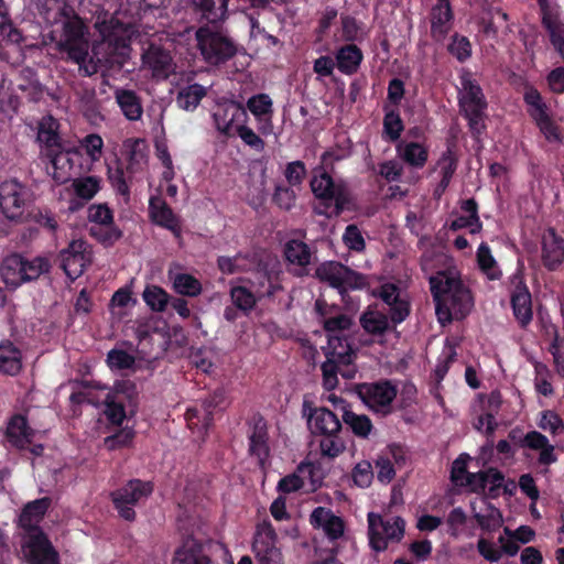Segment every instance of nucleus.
<instances>
[{
	"instance_id": "1",
	"label": "nucleus",
	"mask_w": 564,
	"mask_h": 564,
	"mask_svg": "<svg viewBox=\"0 0 564 564\" xmlns=\"http://www.w3.org/2000/svg\"><path fill=\"white\" fill-rule=\"evenodd\" d=\"M99 14L95 28L101 41L94 45V56L88 57V40L86 28L76 15L62 14L50 32V41L56 48L79 65V69L87 76L97 73L99 64H122L128 57L129 43L135 34L134 25L121 17Z\"/></svg>"
},
{
	"instance_id": "2",
	"label": "nucleus",
	"mask_w": 564,
	"mask_h": 564,
	"mask_svg": "<svg viewBox=\"0 0 564 564\" xmlns=\"http://www.w3.org/2000/svg\"><path fill=\"white\" fill-rule=\"evenodd\" d=\"M430 284L436 303V315L442 324L453 318H464L470 313L474 299L455 267H448L431 276Z\"/></svg>"
},
{
	"instance_id": "3",
	"label": "nucleus",
	"mask_w": 564,
	"mask_h": 564,
	"mask_svg": "<svg viewBox=\"0 0 564 564\" xmlns=\"http://www.w3.org/2000/svg\"><path fill=\"white\" fill-rule=\"evenodd\" d=\"M50 503L48 498L29 502L19 518V524L24 530L22 553L30 564H58L57 552L39 528Z\"/></svg>"
},
{
	"instance_id": "4",
	"label": "nucleus",
	"mask_w": 564,
	"mask_h": 564,
	"mask_svg": "<svg viewBox=\"0 0 564 564\" xmlns=\"http://www.w3.org/2000/svg\"><path fill=\"white\" fill-rule=\"evenodd\" d=\"M326 361L322 365L323 380L326 389L332 390L337 386V373L345 378L354 377V369L344 370L341 367L351 365L356 357L348 337H334L328 339L327 346L324 348Z\"/></svg>"
},
{
	"instance_id": "5",
	"label": "nucleus",
	"mask_w": 564,
	"mask_h": 564,
	"mask_svg": "<svg viewBox=\"0 0 564 564\" xmlns=\"http://www.w3.org/2000/svg\"><path fill=\"white\" fill-rule=\"evenodd\" d=\"M51 262L46 257L39 256L31 259L18 254L7 257L1 267L0 275L4 284L10 289H17L21 284L39 279L47 273Z\"/></svg>"
},
{
	"instance_id": "6",
	"label": "nucleus",
	"mask_w": 564,
	"mask_h": 564,
	"mask_svg": "<svg viewBox=\"0 0 564 564\" xmlns=\"http://www.w3.org/2000/svg\"><path fill=\"white\" fill-rule=\"evenodd\" d=\"M33 200L31 189L17 180L0 185V210L10 220H21Z\"/></svg>"
},
{
	"instance_id": "7",
	"label": "nucleus",
	"mask_w": 564,
	"mask_h": 564,
	"mask_svg": "<svg viewBox=\"0 0 564 564\" xmlns=\"http://www.w3.org/2000/svg\"><path fill=\"white\" fill-rule=\"evenodd\" d=\"M460 85V107L469 121L470 129L479 134L485 128L482 115L486 109L481 89L469 74L462 75Z\"/></svg>"
},
{
	"instance_id": "8",
	"label": "nucleus",
	"mask_w": 564,
	"mask_h": 564,
	"mask_svg": "<svg viewBox=\"0 0 564 564\" xmlns=\"http://www.w3.org/2000/svg\"><path fill=\"white\" fill-rule=\"evenodd\" d=\"M405 523L400 517L383 520L375 512L368 513V533L370 546L383 551L390 542H398L404 534Z\"/></svg>"
},
{
	"instance_id": "9",
	"label": "nucleus",
	"mask_w": 564,
	"mask_h": 564,
	"mask_svg": "<svg viewBox=\"0 0 564 564\" xmlns=\"http://www.w3.org/2000/svg\"><path fill=\"white\" fill-rule=\"evenodd\" d=\"M196 40L204 61L210 65H219L236 53V47L228 37L209 28H200L196 32Z\"/></svg>"
},
{
	"instance_id": "10",
	"label": "nucleus",
	"mask_w": 564,
	"mask_h": 564,
	"mask_svg": "<svg viewBox=\"0 0 564 564\" xmlns=\"http://www.w3.org/2000/svg\"><path fill=\"white\" fill-rule=\"evenodd\" d=\"M359 395L370 410L386 415L393 410V401L397 399L398 388L390 381L368 383L360 387Z\"/></svg>"
},
{
	"instance_id": "11",
	"label": "nucleus",
	"mask_w": 564,
	"mask_h": 564,
	"mask_svg": "<svg viewBox=\"0 0 564 564\" xmlns=\"http://www.w3.org/2000/svg\"><path fill=\"white\" fill-rule=\"evenodd\" d=\"M91 248L82 239L70 241L69 245L59 252L61 267L70 280L79 278L91 263Z\"/></svg>"
},
{
	"instance_id": "12",
	"label": "nucleus",
	"mask_w": 564,
	"mask_h": 564,
	"mask_svg": "<svg viewBox=\"0 0 564 564\" xmlns=\"http://www.w3.org/2000/svg\"><path fill=\"white\" fill-rule=\"evenodd\" d=\"M152 492L150 482L131 480L112 494V501L119 514L126 520L134 518L133 507Z\"/></svg>"
},
{
	"instance_id": "13",
	"label": "nucleus",
	"mask_w": 564,
	"mask_h": 564,
	"mask_svg": "<svg viewBox=\"0 0 564 564\" xmlns=\"http://www.w3.org/2000/svg\"><path fill=\"white\" fill-rule=\"evenodd\" d=\"M314 195L325 202L335 203L336 214L341 213L349 203V193L343 184H335L332 177L322 170H316L311 181Z\"/></svg>"
},
{
	"instance_id": "14",
	"label": "nucleus",
	"mask_w": 564,
	"mask_h": 564,
	"mask_svg": "<svg viewBox=\"0 0 564 564\" xmlns=\"http://www.w3.org/2000/svg\"><path fill=\"white\" fill-rule=\"evenodd\" d=\"M252 551L258 564H282L283 556L276 546V533L270 523L257 528Z\"/></svg>"
},
{
	"instance_id": "15",
	"label": "nucleus",
	"mask_w": 564,
	"mask_h": 564,
	"mask_svg": "<svg viewBox=\"0 0 564 564\" xmlns=\"http://www.w3.org/2000/svg\"><path fill=\"white\" fill-rule=\"evenodd\" d=\"M213 117L218 132L229 138L236 137L237 129L248 121L246 109L236 101L219 104Z\"/></svg>"
},
{
	"instance_id": "16",
	"label": "nucleus",
	"mask_w": 564,
	"mask_h": 564,
	"mask_svg": "<svg viewBox=\"0 0 564 564\" xmlns=\"http://www.w3.org/2000/svg\"><path fill=\"white\" fill-rule=\"evenodd\" d=\"M317 276L332 286L346 291L365 285V278L338 262H327L318 267Z\"/></svg>"
},
{
	"instance_id": "17",
	"label": "nucleus",
	"mask_w": 564,
	"mask_h": 564,
	"mask_svg": "<svg viewBox=\"0 0 564 564\" xmlns=\"http://www.w3.org/2000/svg\"><path fill=\"white\" fill-rule=\"evenodd\" d=\"M99 389L105 391L104 403L106 405V415L108 420L120 425L126 419V411L122 404L124 398H131L134 393V386L130 381L117 382L113 389L98 386Z\"/></svg>"
},
{
	"instance_id": "18",
	"label": "nucleus",
	"mask_w": 564,
	"mask_h": 564,
	"mask_svg": "<svg viewBox=\"0 0 564 564\" xmlns=\"http://www.w3.org/2000/svg\"><path fill=\"white\" fill-rule=\"evenodd\" d=\"M280 272L279 261L270 259L263 268H259L252 273L248 282L259 300L270 297L280 290L278 282Z\"/></svg>"
},
{
	"instance_id": "19",
	"label": "nucleus",
	"mask_w": 564,
	"mask_h": 564,
	"mask_svg": "<svg viewBox=\"0 0 564 564\" xmlns=\"http://www.w3.org/2000/svg\"><path fill=\"white\" fill-rule=\"evenodd\" d=\"M405 463V453L400 446H389L376 459L377 479L381 484H390L397 470Z\"/></svg>"
},
{
	"instance_id": "20",
	"label": "nucleus",
	"mask_w": 564,
	"mask_h": 564,
	"mask_svg": "<svg viewBox=\"0 0 564 564\" xmlns=\"http://www.w3.org/2000/svg\"><path fill=\"white\" fill-rule=\"evenodd\" d=\"M212 544L187 539L176 551L173 564H217L210 558Z\"/></svg>"
},
{
	"instance_id": "21",
	"label": "nucleus",
	"mask_w": 564,
	"mask_h": 564,
	"mask_svg": "<svg viewBox=\"0 0 564 564\" xmlns=\"http://www.w3.org/2000/svg\"><path fill=\"white\" fill-rule=\"evenodd\" d=\"M143 67L155 78H166L173 70L174 64L170 53L156 45H151L142 55Z\"/></svg>"
},
{
	"instance_id": "22",
	"label": "nucleus",
	"mask_w": 564,
	"mask_h": 564,
	"mask_svg": "<svg viewBox=\"0 0 564 564\" xmlns=\"http://www.w3.org/2000/svg\"><path fill=\"white\" fill-rule=\"evenodd\" d=\"M542 260L551 270L557 268L564 260V241L552 228L546 229L542 235Z\"/></svg>"
},
{
	"instance_id": "23",
	"label": "nucleus",
	"mask_w": 564,
	"mask_h": 564,
	"mask_svg": "<svg viewBox=\"0 0 564 564\" xmlns=\"http://www.w3.org/2000/svg\"><path fill=\"white\" fill-rule=\"evenodd\" d=\"M316 310L322 316L324 329L327 333V340L334 337H348L352 325L351 317L346 314H332L324 312V304L316 302Z\"/></svg>"
},
{
	"instance_id": "24",
	"label": "nucleus",
	"mask_w": 564,
	"mask_h": 564,
	"mask_svg": "<svg viewBox=\"0 0 564 564\" xmlns=\"http://www.w3.org/2000/svg\"><path fill=\"white\" fill-rule=\"evenodd\" d=\"M431 33L436 41H443L452 26L453 11L449 0L436 2L431 10Z\"/></svg>"
},
{
	"instance_id": "25",
	"label": "nucleus",
	"mask_w": 564,
	"mask_h": 564,
	"mask_svg": "<svg viewBox=\"0 0 564 564\" xmlns=\"http://www.w3.org/2000/svg\"><path fill=\"white\" fill-rule=\"evenodd\" d=\"M311 523L322 530L330 540H336L344 533L343 520L329 509L318 507L311 514Z\"/></svg>"
},
{
	"instance_id": "26",
	"label": "nucleus",
	"mask_w": 564,
	"mask_h": 564,
	"mask_svg": "<svg viewBox=\"0 0 564 564\" xmlns=\"http://www.w3.org/2000/svg\"><path fill=\"white\" fill-rule=\"evenodd\" d=\"M45 155L51 162V166L47 167L48 173L57 183H64L73 169L72 151L62 145L58 150L45 152Z\"/></svg>"
},
{
	"instance_id": "27",
	"label": "nucleus",
	"mask_w": 564,
	"mask_h": 564,
	"mask_svg": "<svg viewBox=\"0 0 564 564\" xmlns=\"http://www.w3.org/2000/svg\"><path fill=\"white\" fill-rule=\"evenodd\" d=\"M478 524L487 530H495L502 524L501 512L490 505L485 497L476 498L470 503Z\"/></svg>"
},
{
	"instance_id": "28",
	"label": "nucleus",
	"mask_w": 564,
	"mask_h": 564,
	"mask_svg": "<svg viewBox=\"0 0 564 564\" xmlns=\"http://www.w3.org/2000/svg\"><path fill=\"white\" fill-rule=\"evenodd\" d=\"M248 109L259 122V131L267 135L272 132V100L265 94L251 97L247 102Z\"/></svg>"
},
{
	"instance_id": "29",
	"label": "nucleus",
	"mask_w": 564,
	"mask_h": 564,
	"mask_svg": "<svg viewBox=\"0 0 564 564\" xmlns=\"http://www.w3.org/2000/svg\"><path fill=\"white\" fill-rule=\"evenodd\" d=\"M6 436L12 446L24 449L31 445L34 432L23 415H14L8 423Z\"/></svg>"
},
{
	"instance_id": "30",
	"label": "nucleus",
	"mask_w": 564,
	"mask_h": 564,
	"mask_svg": "<svg viewBox=\"0 0 564 564\" xmlns=\"http://www.w3.org/2000/svg\"><path fill=\"white\" fill-rule=\"evenodd\" d=\"M312 433L335 434L340 430V422L337 416L325 408L314 409L307 420Z\"/></svg>"
},
{
	"instance_id": "31",
	"label": "nucleus",
	"mask_w": 564,
	"mask_h": 564,
	"mask_svg": "<svg viewBox=\"0 0 564 564\" xmlns=\"http://www.w3.org/2000/svg\"><path fill=\"white\" fill-rule=\"evenodd\" d=\"M23 37L19 30L14 29L8 18L3 1L0 0V50H8L6 54L9 55L11 52L20 48V43Z\"/></svg>"
},
{
	"instance_id": "32",
	"label": "nucleus",
	"mask_w": 564,
	"mask_h": 564,
	"mask_svg": "<svg viewBox=\"0 0 564 564\" xmlns=\"http://www.w3.org/2000/svg\"><path fill=\"white\" fill-rule=\"evenodd\" d=\"M397 153L406 164L421 169L427 162L429 148L423 142L404 141L397 147Z\"/></svg>"
},
{
	"instance_id": "33",
	"label": "nucleus",
	"mask_w": 564,
	"mask_h": 564,
	"mask_svg": "<svg viewBox=\"0 0 564 564\" xmlns=\"http://www.w3.org/2000/svg\"><path fill=\"white\" fill-rule=\"evenodd\" d=\"M379 296L391 306V319L394 323H401L409 314V303L400 297V293L394 284H383L379 291Z\"/></svg>"
},
{
	"instance_id": "34",
	"label": "nucleus",
	"mask_w": 564,
	"mask_h": 564,
	"mask_svg": "<svg viewBox=\"0 0 564 564\" xmlns=\"http://www.w3.org/2000/svg\"><path fill=\"white\" fill-rule=\"evenodd\" d=\"M523 446L539 453V462L543 465H550L556 462V455L554 453V446L550 444L546 436L540 432H529L523 441Z\"/></svg>"
},
{
	"instance_id": "35",
	"label": "nucleus",
	"mask_w": 564,
	"mask_h": 564,
	"mask_svg": "<svg viewBox=\"0 0 564 564\" xmlns=\"http://www.w3.org/2000/svg\"><path fill=\"white\" fill-rule=\"evenodd\" d=\"M284 253L289 264L296 274H303L312 260L308 247L299 240L289 241Z\"/></svg>"
},
{
	"instance_id": "36",
	"label": "nucleus",
	"mask_w": 564,
	"mask_h": 564,
	"mask_svg": "<svg viewBox=\"0 0 564 564\" xmlns=\"http://www.w3.org/2000/svg\"><path fill=\"white\" fill-rule=\"evenodd\" d=\"M511 304L519 324L528 325L532 319V301L531 294L524 285L516 288L511 296Z\"/></svg>"
},
{
	"instance_id": "37",
	"label": "nucleus",
	"mask_w": 564,
	"mask_h": 564,
	"mask_svg": "<svg viewBox=\"0 0 564 564\" xmlns=\"http://www.w3.org/2000/svg\"><path fill=\"white\" fill-rule=\"evenodd\" d=\"M150 216L151 219L174 234H178V221L171 208L167 207L165 202L160 197H152L150 199Z\"/></svg>"
},
{
	"instance_id": "38",
	"label": "nucleus",
	"mask_w": 564,
	"mask_h": 564,
	"mask_svg": "<svg viewBox=\"0 0 564 564\" xmlns=\"http://www.w3.org/2000/svg\"><path fill=\"white\" fill-rule=\"evenodd\" d=\"M57 131L58 122L53 117L47 116L40 121L37 140L45 152L58 150L63 145Z\"/></svg>"
},
{
	"instance_id": "39",
	"label": "nucleus",
	"mask_w": 564,
	"mask_h": 564,
	"mask_svg": "<svg viewBox=\"0 0 564 564\" xmlns=\"http://www.w3.org/2000/svg\"><path fill=\"white\" fill-rule=\"evenodd\" d=\"M102 180L95 175H85L72 181L69 189L82 202L93 199L101 189Z\"/></svg>"
},
{
	"instance_id": "40",
	"label": "nucleus",
	"mask_w": 564,
	"mask_h": 564,
	"mask_svg": "<svg viewBox=\"0 0 564 564\" xmlns=\"http://www.w3.org/2000/svg\"><path fill=\"white\" fill-rule=\"evenodd\" d=\"M116 101L128 120L141 119L143 108L140 98L132 90L118 89L115 93Z\"/></svg>"
},
{
	"instance_id": "41",
	"label": "nucleus",
	"mask_w": 564,
	"mask_h": 564,
	"mask_svg": "<svg viewBox=\"0 0 564 564\" xmlns=\"http://www.w3.org/2000/svg\"><path fill=\"white\" fill-rule=\"evenodd\" d=\"M543 9V24L550 33V39L556 51L564 58V24L553 15L545 11L546 0H539Z\"/></svg>"
},
{
	"instance_id": "42",
	"label": "nucleus",
	"mask_w": 564,
	"mask_h": 564,
	"mask_svg": "<svg viewBox=\"0 0 564 564\" xmlns=\"http://www.w3.org/2000/svg\"><path fill=\"white\" fill-rule=\"evenodd\" d=\"M22 367L21 352L11 343L0 345V372L14 376L19 373Z\"/></svg>"
},
{
	"instance_id": "43",
	"label": "nucleus",
	"mask_w": 564,
	"mask_h": 564,
	"mask_svg": "<svg viewBox=\"0 0 564 564\" xmlns=\"http://www.w3.org/2000/svg\"><path fill=\"white\" fill-rule=\"evenodd\" d=\"M462 209L466 215L458 216L451 224V228L454 230L468 228L471 234L480 231L481 225L477 217L476 203L473 199L464 202Z\"/></svg>"
},
{
	"instance_id": "44",
	"label": "nucleus",
	"mask_w": 564,
	"mask_h": 564,
	"mask_svg": "<svg viewBox=\"0 0 564 564\" xmlns=\"http://www.w3.org/2000/svg\"><path fill=\"white\" fill-rule=\"evenodd\" d=\"M477 263L481 272L490 280H498L501 271L495 260L490 248L486 243H481L477 250Z\"/></svg>"
},
{
	"instance_id": "45",
	"label": "nucleus",
	"mask_w": 564,
	"mask_h": 564,
	"mask_svg": "<svg viewBox=\"0 0 564 564\" xmlns=\"http://www.w3.org/2000/svg\"><path fill=\"white\" fill-rule=\"evenodd\" d=\"M170 278L173 283V289L181 295L197 296L202 292L200 282L191 274L176 273L171 274Z\"/></svg>"
},
{
	"instance_id": "46",
	"label": "nucleus",
	"mask_w": 564,
	"mask_h": 564,
	"mask_svg": "<svg viewBox=\"0 0 564 564\" xmlns=\"http://www.w3.org/2000/svg\"><path fill=\"white\" fill-rule=\"evenodd\" d=\"M313 465L303 463L297 467L296 473L282 478L278 484V489L284 494H290L301 489L304 486V476L311 475Z\"/></svg>"
},
{
	"instance_id": "47",
	"label": "nucleus",
	"mask_w": 564,
	"mask_h": 564,
	"mask_svg": "<svg viewBox=\"0 0 564 564\" xmlns=\"http://www.w3.org/2000/svg\"><path fill=\"white\" fill-rule=\"evenodd\" d=\"M361 325L369 334L381 335L389 328V319L384 313L368 310L360 318Z\"/></svg>"
},
{
	"instance_id": "48",
	"label": "nucleus",
	"mask_w": 564,
	"mask_h": 564,
	"mask_svg": "<svg viewBox=\"0 0 564 564\" xmlns=\"http://www.w3.org/2000/svg\"><path fill=\"white\" fill-rule=\"evenodd\" d=\"M205 95L206 88L198 84H194L178 93L176 102L180 108L186 111H192L198 106Z\"/></svg>"
},
{
	"instance_id": "49",
	"label": "nucleus",
	"mask_w": 564,
	"mask_h": 564,
	"mask_svg": "<svg viewBox=\"0 0 564 564\" xmlns=\"http://www.w3.org/2000/svg\"><path fill=\"white\" fill-rule=\"evenodd\" d=\"M338 68L344 73H352L361 62L362 55L355 45H347L337 53Z\"/></svg>"
},
{
	"instance_id": "50",
	"label": "nucleus",
	"mask_w": 564,
	"mask_h": 564,
	"mask_svg": "<svg viewBox=\"0 0 564 564\" xmlns=\"http://www.w3.org/2000/svg\"><path fill=\"white\" fill-rule=\"evenodd\" d=\"M523 97L528 106V112L534 121L549 115L547 106L535 88L527 87Z\"/></svg>"
},
{
	"instance_id": "51",
	"label": "nucleus",
	"mask_w": 564,
	"mask_h": 564,
	"mask_svg": "<svg viewBox=\"0 0 564 564\" xmlns=\"http://www.w3.org/2000/svg\"><path fill=\"white\" fill-rule=\"evenodd\" d=\"M199 7L207 20L216 22L223 20L227 13V0H191Z\"/></svg>"
},
{
	"instance_id": "52",
	"label": "nucleus",
	"mask_w": 564,
	"mask_h": 564,
	"mask_svg": "<svg viewBox=\"0 0 564 564\" xmlns=\"http://www.w3.org/2000/svg\"><path fill=\"white\" fill-rule=\"evenodd\" d=\"M142 296L147 305L154 312H163L169 303V294L156 285L147 286Z\"/></svg>"
},
{
	"instance_id": "53",
	"label": "nucleus",
	"mask_w": 564,
	"mask_h": 564,
	"mask_svg": "<svg viewBox=\"0 0 564 564\" xmlns=\"http://www.w3.org/2000/svg\"><path fill=\"white\" fill-rule=\"evenodd\" d=\"M436 169L440 171L442 178L437 191L444 192L448 186L451 178L456 169V159L451 150H447L436 164Z\"/></svg>"
},
{
	"instance_id": "54",
	"label": "nucleus",
	"mask_w": 564,
	"mask_h": 564,
	"mask_svg": "<svg viewBox=\"0 0 564 564\" xmlns=\"http://www.w3.org/2000/svg\"><path fill=\"white\" fill-rule=\"evenodd\" d=\"M80 147L91 163L100 161L104 152V140L99 134H87L80 140Z\"/></svg>"
},
{
	"instance_id": "55",
	"label": "nucleus",
	"mask_w": 564,
	"mask_h": 564,
	"mask_svg": "<svg viewBox=\"0 0 564 564\" xmlns=\"http://www.w3.org/2000/svg\"><path fill=\"white\" fill-rule=\"evenodd\" d=\"M231 299L235 305L243 311L251 310L259 299L249 286H235L231 289Z\"/></svg>"
},
{
	"instance_id": "56",
	"label": "nucleus",
	"mask_w": 564,
	"mask_h": 564,
	"mask_svg": "<svg viewBox=\"0 0 564 564\" xmlns=\"http://www.w3.org/2000/svg\"><path fill=\"white\" fill-rule=\"evenodd\" d=\"M373 469L369 460L358 462L351 470L354 484L360 488H368L373 480Z\"/></svg>"
},
{
	"instance_id": "57",
	"label": "nucleus",
	"mask_w": 564,
	"mask_h": 564,
	"mask_svg": "<svg viewBox=\"0 0 564 564\" xmlns=\"http://www.w3.org/2000/svg\"><path fill=\"white\" fill-rule=\"evenodd\" d=\"M344 421L351 427L352 432L360 437H367L371 432L372 424L366 415L346 411Z\"/></svg>"
},
{
	"instance_id": "58",
	"label": "nucleus",
	"mask_w": 564,
	"mask_h": 564,
	"mask_svg": "<svg viewBox=\"0 0 564 564\" xmlns=\"http://www.w3.org/2000/svg\"><path fill=\"white\" fill-rule=\"evenodd\" d=\"M252 261L243 256H236L234 258L220 257L218 259V267L223 273L232 274L239 271H246L251 268Z\"/></svg>"
},
{
	"instance_id": "59",
	"label": "nucleus",
	"mask_w": 564,
	"mask_h": 564,
	"mask_svg": "<svg viewBox=\"0 0 564 564\" xmlns=\"http://www.w3.org/2000/svg\"><path fill=\"white\" fill-rule=\"evenodd\" d=\"M107 364L112 371L131 369L134 357L121 349H112L108 352Z\"/></svg>"
},
{
	"instance_id": "60",
	"label": "nucleus",
	"mask_w": 564,
	"mask_h": 564,
	"mask_svg": "<svg viewBox=\"0 0 564 564\" xmlns=\"http://www.w3.org/2000/svg\"><path fill=\"white\" fill-rule=\"evenodd\" d=\"M135 304V300L131 295V291L128 289H119L111 299V311L112 314L122 316L126 310L132 307Z\"/></svg>"
},
{
	"instance_id": "61",
	"label": "nucleus",
	"mask_w": 564,
	"mask_h": 564,
	"mask_svg": "<svg viewBox=\"0 0 564 564\" xmlns=\"http://www.w3.org/2000/svg\"><path fill=\"white\" fill-rule=\"evenodd\" d=\"M107 176L113 188L121 195H128V185L124 181L123 170L121 169L119 161L116 160L115 164L106 162Z\"/></svg>"
},
{
	"instance_id": "62",
	"label": "nucleus",
	"mask_w": 564,
	"mask_h": 564,
	"mask_svg": "<svg viewBox=\"0 0 564 564\" xmlns=\"http://www.w3.org/2000/svg\"><path fill=\"white\" fill-rule=\"evenodd\" d=\"M538 426L553 435H557L564 431V423L562 419L553 411H543L540 414Z\"/></svg>"
},
{
	"instance_id": "63",
	"label": "nucleus",
	"mask_w": 564,
	"mask_h": 564,
	"mask_svg": "<svg viewBox=\"0 0 564 564\" xmlns=\"http://www.w3.org/2000/svg\"><path fill=\"white\" fill-rule=\"evenodd\" d=\"M250 452L252 455L257 456L259 463L261 465L264 464L268 457V445H267V435L262 429H258L250 436Z\"/></svg>"
},
{
	"instance_id": "64",
	"label": "nucleus",
	"mask_w": 564,
	"mask_h": 564,
	"mask_svg": "<svg viewBox=\"0 0 564 564\" xmlns=\"http://www.w3.org/2000/svg\"><path fill=\"white\" fill-rule=\"evenodd\" d=\"M505 489V478L501 473L496 469L486 471V491L484 496L488 498L498 497Z\"/></svg>"
}]
</instances>
